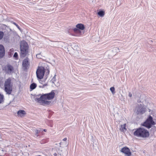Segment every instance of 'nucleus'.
<instances>
[{
	"instance_id": "f257e3e1",
	"label": "nucleus",
	"mask_w": 156,
	"mask_h": 156,
	"mask_svg": "<svg viewBox=\"0 0 156 156\" xmlns=\"http://www.w3.org/2000/svg\"><path fill=\"white\" fill-rule=\"evenodd\" d=\"M55 95L54 91L52 90L50 93L42 95L40 98H36V101L42 105H48L50 102L48 101L52 99Z\"/></svg>"
},
{
	"instance_id": "f03ea898",
	"label": "nucleus",
	"mask_w": 156,
	"mask_h": 156,
	"mask_svg": "<svg viewBox=\"0 0 156 156\" xmlns=\"http://www.w3.org/2000/svg\"><path fill=\"white\" fill-rule=\"evenodd\" d=\"M133 135L138 137L145 138L149 136V133L146 129L140 127L135 130L133 133Z\"/></svg>"
},
{
	"instance_id": "7ed1b4c3",
	"label": "nucleus",
	"mask_w": 156,
	"mask_h": 156,
	"mask_svg": "<svg viewBox=\"0 0 156 156\" xmlns=\"http://www.w3.org/2000/svg\"><path fill=\"white\" fill-rule=\"evenodd\" d=\"M44 73L45 69L43 67L40 66L38 67L36 72L37 77L39 82L43 84L42 86L40 85L39 86L40 87L43 88L44 86L47 85V84L46 83H42V81L41 80L43 78Z\"/></svg>"
},
{
	"instance_id": "20e7f679",
	"label": "nucleus",
	"mask_w": 156,
	"mask_h": 156,
	"mask_svg": "<svg viewBox=\"0 0 156 156\" xmlns=\"http://www.w3.org/2000/svg\"><path fill=\"white\" fill-rule=\"evenodd\" d=\"M20 55L21 57L25 56L28 52V45L24 41H21L20 44Z\"/></svg>"
},
{
	"instance_id": "39448f33",
	"label": "nucleus",
	"mask_w": 156,
	"mask_h": 156,
	"mask_svg": "<svg viewBox=\"0 0 156 156\" xmlns=\"http://www.w3.org/2000/svg\"><path fill=\"white\" fill-rule=\"evenodd\" d=\"M5 90L7 94H10L12 90V85L11 84V80L10 78L7 79L4 84Z\"/></svg>"
},
{
	"instance_id": "423d86ee",
	"label": "nucleus",
	"mask_w": 156,
	"mask_h": 156,
	"mask_svg": "<svg viewBox=\"0 0 156 156\" xmlns=\"http://www.w3.org/2000/svg\"><path fill=\"white\" fill-rule=\"evenodd\" d=\"M153 119L152 116L150 115L146 121L142 124V125L148 129L151 128L155 124Z\"/></svg>"
},
{
	"instance_id": "0eeeda50",
	"label": "nucleus",
	"mask_w": 156,
	"mask_h": 156,
	"mask_svg": "<svg viewBox=\"0 0 156 156\" xmlns=\"http://www.w3.org/2000/svg\"><path fill=\"white\" fill-rule=\"evenodd\" d=\"M146 111V108L143 105H138L136 107L135 112L137 115L143 114Z\"/></svg>"
},
{
	"instance_id": "6e6552de",
	"label": "nucleus",
	"mask_w": 156,
	"mask_h": 156,
	"mask_svg": "<svg viewBox=\"0 0 156 156\" xmlns=\"http://www.w3.org/2000/svg\"><path fill=\"white\" fill-rule=\"evenodd\" d=\"M121 151L124 153L125 155L127 156H130L131 154V153L129 149L126 147L122 148Z\"/></svg>"
},
{
	"instance_id": "1a4fd4ad",
	"label": "nucleus",
	"mask_w": 156,
	"mask_h": 156,
	"mask_svg": "<svg viewBox=\"0 0 156 156\" xmlns=\"http://www.w3.org/2000/svg\"><path fill=\"white\" fill-rule=\"evenodd\" d=\"M3 70H5L7 73H11L13 70V67L10 65L5 66L3 68Z\"/></svg>"
},
{
	"instance_id": "9d476101",
	"label": "nucleus",
	"mask_w": 156,
	"mask_h": 156,
	"mask_svg": "<svg viewBox=\"0 0 156 156\" xmlns=\"http://www.w3.org/2000/svg\"><path fill=\"white\" fill-rule=\"evenodd\" d=\"M30 65L28 58H25L23 61L22 65L24 70L26 69Z\"/></svg>"
},
{
	"instance_id": "9b49d317",
	"label": "nucleus",
	"mask_w": 156,
	"mask_h": 156,
	"mask_svg": "<svg viewBox=\"0 0 156 156\" xmlns=\"http://www.w3.org/2000/svg\"><path fill=\"white\" fill-rule=\"evenodd\" d=\"M5 51L3 45L0 44V58L4 56Z\"/></svg>"
},
{
	"instance_id": "f8f14e48",
	"label": "nucleus",
	"mask_w": 156,
	"mask_h": 156,
	"mask_svg": "<svg viewBox=\"0 0 156 156\" xmlns=\"http://www.w3.org/2000/svg\"><path fill=\"white\" fill-rule=\"evenodd\" d=\"M17 114L19 116L22 117L24 116L26 114V112L24 110H20L18 111Z\"/></svg>"
},
{
	"instance_id": "ddd939ff",
	"label": "nucleus",
	"mask_w": 156,
	"mask_h": 156,
	"mask_svg": "<svg viewBox=\"0 0 156 156\" xmlns=\"http://www.w3.org/2000/svg\"><path fill=\"white\" fill-rule=\"evenodd\" d=\"M120 129L122 132L126 131V124H124L123 125H121Z\"/></svg>"
},
{
	"instance_id": "4468645a",
	"label": "nucleus",
	"mask_w": 156,
	"mask_h": 156,
	"mask_svg": "<svg viewBox=\"0 0 156 156\" xmlns=\"http://www.w3.org/2000/svg\"><path fill=\"white\" fill-rule=\"evenodd\" d=\"M76 27L78 28L79 29L83 30L84 28V25L81 23H79L76 25Z\"/></svg>"
},
{
	"instance_id": "2eb2a0df",
	"label": "nucleus",
	"mask_w": 156,
	"mask_h": 156,
	"mask_svg": "<svg viewBox=\"0 0 156 156\" xmlns=\"http://www.w3.org/2000/svg\"><path fill=\"white\" fill-rule=\"evenodd\" d=\"M37 86V85L34 83H32L30 86V89L32 90L34 89Z\"/></svg>"
},
{
	"instance_id": "dca6fc26",
	"label": "nucleus",
	"mask_w": 156,
	"mask_h": 156,
	"mask_svg": "<svg viewBox=\"0 0 156 156\" xmlns=\"http://www.w3.org/2000/svg\"><path fill=\"white\" fill-rule=\"evenodd\" d=\"M73 30L75 33H78V35L81 34V32L79 29L76 27L73 29Z\"/></svg>"
},
{
	"instance_id": "f3484780",
	"label": "nucleus",
	"mask_w": 156,
	"mask_h": 156,
	"mask_svg": "<svg viewBox=\"0 0 156 156\" xmlns=\"http://www.w3.org/2000/svg\"><path fill=\"white\" fill-rule=\"evenodd\" d=\"M4 101V97L3 95L0 94V104L2 103Z\"/></svg>"
},
{
	"instance_id": "a211bd4d",
	"label": "nucleus",
	"mask_w": 156,
	"mask_h": 156,
	"mask_svg": "<svg viewBox=\"0 0 156 156\" xmlns=\"http://www.w3.org/2000/svg\"><path fill=\"white\" fill-rule=\"evenodd\" d=\"M98 14L99 16L102 17L104 16V13L103 11H101L98 12Z\"/></svg>"
},
{
	"instance_id": "6ab92c4d",
	"label": "nucleus",
	"mask_w": 156,
	"mask_h": 156,
	"mask_svg": "<svg viewBox=\"0 0 156 156\" xmlns=\"http://www.w3.org/2000/svg\"><path fill=\"white\" fill-rule=\"evenodd\" d=\"M42 130V129H36L35 131V132L36 133L35 135L36 136H38L37 134Z\"/></svg>"
},
{
	"instance_id": "aec40b11",
	"label": "nucleus",
	"mask_w": 156,
	"mask_h": 156,
	"mask_svg": "<svg viewBox=\"0 0 156 156\" xmlns=\"http://www.w3.org/2000/svg\"><path fill=\"white\" fill-rule=\"evenodd\" d=\"M110 89L113 94H115V88L114 87H112L110 88Z\"/></svg>"
},
{
	"instance_id": "412c9836",
	"label": "nucleus",
	"mask_w": 156,
	"mask_h": 156,
	"mask_svg": "<svg viewBox=\"0 0 156 156\" xmlns=\"http://www.w3.org/2000/svg\"><path fill=\"white\" fill-rule=\"evenodd\" d=\"M4 36V33L1 31H0V40L2 39Z\"/></svg>"
},
{
	"instance_id": "4be33fe9",
	"label": "nucleus",
	"mask_w": 156,
	"mask_h": 156,
	"mask_svg": "<svg viewBox=\"0 0 156 156\" xmlns=\"http://www.w3.org/2000/svg\"><path fill=\"white\" fill-rule=\"evenodd\" d=\"M55 76L56 75H55L54 76H53V78H52V79H51V82L53 83H54V82L55 81H56V77H55Z\"/></svg>"
},
{
	"instance_id": "5701e85b",
	"label": "nucleus",
	"mask_w": 156,
	"mask_h": 156,
	"mask_svg": "<svg viewBox=\"0 0 156 156\" xmlns=\"http://www.w3.org/2000/svg\"><path fill=\"white\" fill-rule=\"evenodd\" d=\"M13 57L15 58V59H18V54L17 52H15V53L14 55H13Z\"/></svg>"
},
{
	"instance_id": "b1692460",
	"label": "nucleus",
	"mask_w": 156,
	"mask_h": 156,
	"mask_svg": "<svg viewBox=\"0 0 156 156\" xmlns=\"http://www.w3.org/2000/svg\"><path fill=\"white\" fill-rule=\"evenodd\" d=\"M41 57H42V56L40 54H38L36 55V57L37 58H41Z\"/></svg>"
},
{
	"instance_id": "393cba45",
	"label": "nucleus",
	"mask_w": 156,
	"mask_h": 156,
	"mask_svg": "<svg viewBox=\"0 0 156 156\" xmlns=\"http://www.w3.org/2000/svg\"><path fill=\"white\" fill-rule=\"evenodd\" d=\"M13 23L17 27V28L19 29L20 30V27L16 24V23H15V22H13Z\"/></svg>"
},
{
	"instance_id": "a878e982",
	"label": "nucleus",
	"mask_w": 156,
	"mask_h": 156,
	"mask_svg": "<svg viewBox=\"0 0 156 156\" xmlns=\"http://www.w3.org/2000/svg\"><path fill=\"white\" fill-rule=\"evenodd\" d=\"M119 50V48H115L113 49V51H118Z\"/></svg>"
},
{
	"instance_id": "bb28decb",
	"label": "nucleus",
	"mask_w": 156,
	"mask_h": 156,
	"mask_svg": "<svg viewBox=\"0 0 156 156\" xmlns=\"http://www.w3.org/2000/svg\"><path fill=\"white\" fill-rule=\"evenodd\" d=\"M129 96L130 97H131L132 96V94L131 93L129 92Z\"/></svg>"
},
{
	"instance_id": "cd10ccee",
	"label": "nucleus",
	"mask_w": 156,
	"mask_h": 156,
	"mask_svg": "<svg viewBox=\"0 0 156 156\" xmlns=\"http://www.w3.org/2000/svg\"><path fill=\"white\" fill-rule=\"evenodd\" d=\"M67 140V138H65L63 139V141H66Z\"/></svg>"
},
{
	"instance_id": "c85d7f7f",
	"label": "nucleus",
	"mask_w": 156,
	"mask_h": 156,
	"mask_svg": "<svg viewBox=\"0 0 156 156\" xmlns=\"http://www.w3.org/2000/svg\"><path fill=\"white\" fill-rule=\"evenodd\" d=\"M152 129H153L154 130H156V127H154L153 128H152Z\"/></svg>"
},
{
	"instance_id": "c756f323",
	"label": "nucleus",
	"mask_w": 156,
	"mask_h": 156,
	"mask_svg": "<svg viewBox=\"0 0 156 156\" xmlns=\"http://www.w3.org/2000/svg\"><path fill=\"white\" fill-rule=\"evenodd\" d=\"M47 72L48 74L49 73V70H48V69H47Z\"/></svg>"
},
{
	"instance_id": "7c9ffc66",
	"label": "nucleus",
	"mask_w": 156,
	"mask_h": 156,
	"mask_svg": "<svg viewBox=\"0 0 156 156\" xmlns=\"http://www.w3.org/2000/svg\"><path fill=\"white\" fill-rule=\"evenodd\" d=\"M44 132H46L47 131V130L46 129H44L43 130Z\"/></svg>"
},
{
	"instance_id": "2f4dec72",
	"label": "nucleus",
	"mask_w": 156,
	"mask_h": 156,
	"mask_svg": "<svg viewBox=\"0 0 156 156\" xmlns=\"http://www.w3.org/2000/svg\"><path fill=\"white\" fill-rule=\"evenodd\" d=\"M57 155V154L56 153H55L54 154V156H56Z\"/></svg>"
}]
</instances>
